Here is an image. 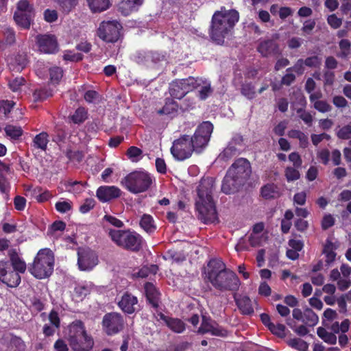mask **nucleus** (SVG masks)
<instances>
[{"mask_svg": "<svg viewBox=\"0 0 351 351\" xmlns=\"http://www.w3.org/2000/svg\"><path fill=\"white\" fill-rule=\"evenodd\" d=\"M49 321L51 326H55L56 328H59L60 326V319L57 311L52 310L48 316Z\"/></svg>", "mask_w": 351, "mask_h": 351, "instance_id": "bf43d9fd", "label": "nucleus"}, {"mask_svg": "<svg viewBox=\"0 0 351 351\" xmlns=\"http://www.w3.org/2000/svg\"><path fill=\"white\" fill-rule=\"evenodd\" d=\"M67 340L73 351H89L94 345L93 338L88 335L84 323L80 320L69 324Z\"/></svg>", "mask_w": 351, "mask_h": 351, "instance_id": "39448f33", "label": "nucleus"}, {"mask_svg": "<svg viewBox=\"0 0 351 351\" xmlns=\"http://www.w3.org/2000/svg\"><path fill=\"white\" fill-rule=\"evenodd\" d=\"M304 62L302 59H299L293 66L288 68L287 72L294 71L298 74L302 75L304 71Z\"/></svg>", "mask_w": 351, "mask_h": 351, "instance_id": "6e6d98bb", "label": "nucleus"}, {"mask_svg": "<svg viewBox=\"0 0 351 351\" xmlns=\"http://www.w3.org/2000/svg\"><path fill=\"white\" fill-rule=\"evenodd\" d=\"M337 136L341 139L351 138V122L340 128L337 132Z\"/></svg>", "mask_w": 351, "mask_h": 351, "instance_id": "3c124183", "label": "nucleus"}, {"mask_svg": "<svg viewBox=\"0 0 351 351\" xmlns=\"http://www.w3.org/2000/svg\"><path fill=\"white\" fill-rule=\"evenodd\" d=\"M126 189L133 193L147 191L152 184L150 175L144 171H134L128 174L123 181Z\"/></svg>", "mask_w": 351, "mask_h": 351, "instance_id": "6e6552de", "label": "nucleus"}, {"mask_svg": "<svg viewBox=\"0 0 351 351\" xmlns=\"http://www.w3.org/2000/svg\"><path fill=\"white\" fill-rule=\"evenodd\" d=\"M241 93L248 99H252L255 96V88L251 84H244L241 87Z\"/></svg>", "mask_w": 351, "mask_h": 351, "instance_id": "603ef678", "label": "nucleus"}, {"mask_svg": "<svg viewBox=\"0 0 351 351\" xmlns=\"http://www.w3.org/2000/svg\"><path fill=\"white\" fill-rule=\"evenodd\" d=\"M312 106L322 113L328 112L332 110V106L326 100L317 101L312 104Z\"/></svg>", "mask_w": 351, "mask_h": 351, "instance_id": "c03bdc74", "label": "nucleus"}, {"mask_svg": "<svg viewBox=\"0 0 351 351\" xmlns=\"http://www.w3.org/2000/svg\"><path fill=\"white\" fill-rule=\"evenodd\" d=\"M304 64L308 67H318L321 64L322 60L317 56L308 57L304 60Z\"/></svg>", "mask_w": 351, "mask_h": 351, "instance_id": "13d9d810", "label": "nucleus"}, {"mask_svg": "<svg viewBox=\"0 0 351 351\" xmlns=\"http://www.w3.org/2000/svg\"><path fill=\"white\" fill-rule=\"evenodd\" d=\"M44 19L47 22H54L58 19V13L54 10L47 9L44 12Z\"/></svg>", "mask_w": 351, "mask_h": 351, "instance_id": "338daca9", "label": "nucleus"}, {"mask_svg": "<svg viewBox=\"0 0 351 351\" xmlns=\"http://www.w3.org/2000/svg\"><path fill=\"white\" fill-rule=\"evenodd\" d=\"M213 131V125L210 121H203L192 136L181 135L173 142L171 147L173 158L182 161L191 157L193 152L201 153L207 147Z\"/></svg>", "mask_w": 351, "mask_h": 351, "instance_id": "f257e3e1", "label": "nucleus"}, {"mask_svg": "<svg viewBox=\"0 0 351 351\" xmlns=\"http://www.w3.org/2000/svg\"><path fill=\"white\" fill-rule=\"evenodd\" d=\"M27 14V17L29 16H34L32 7L29 5L27 0H21L18 3L17 10L15 12L14 19L16 23H21L25 25H28V19L25 21H21V17Z\"/></svg>", "mask_w": 351, "mask_h": 351, "instance_id": "412c9836", "label": "nucleus"}, {"mask_svg": "<svg viewBox=\"0 0 351 351\" xmlns=\"http://www.w3.org/2000/svg\"><path fill=\"white\" fill-rule=\"evenodd\" d=\"M206 276L211 285L221 291H237L240 286V280L237 274L227 269L220 259L209 261Z\"/></svg>", "mask_w": 351, "mask_h": 351, "instance_id": "f03ea898", "label": "nucleus"}, {"mask_svg": "<svg viewBox=\"0 0 351 351\" xmlns=\"http://www.w3.org/2000/svg\"><path fill=\"white\" fill-rule=\"evenodd\" d=\"M145 291L147 300L154 308H157L159 303V293L152 283L145 285Z\"/></svg>", "mask_w": 351, "mask_h": 351, "instance_id": "cd10ccee", "label": "nucleus"}, {"mask_svg": "<svg viewBox=\"0 0 351 351\" xmlns=\"http://www.w3.org/2000/svg\"><path fill=\"white\" fill-rule=\"evenodd\" d=\"M269 329L273 334L281 337L285 334V326L282 324H274L272 323Z\"/></svg>", "mask_w": 351, "mask_h": 351, "instance_id": "680f3d73", "label": "nucleus"}, {"mask_svg": "<svg viewBox=\"0 0 351 351\" xmlns=\"http://www.w3.org/2000/svg\"><path fill=\"white\" fill-rule=\"evenodd\" d=\"M178 105L176 102L172 100H168L166 101L165 106L162 109L158 110V113L160 114H170L177 111Z\"/></svg>", "mask_w": 351, "mask_h": 351, "instance_id": "37998d69", "label": "nucleus"}, {"mask_svg": "<svg viewBox=\"0 0 351 351\" xmlns=\"http://www.w3.org/2000/svg\"><path fill=\"white\" fill-rule=\"evenodd\" d=\"M351 43L350 40L347 39H342L339 42L340 52L338 53V56L341 58H346L350 53Z\"/></svg>", "mask_w": 351, "mask_h": 351, "instance_id": "a19ab883", "label": "nucleus"}, {"mask_svg": "<svg viewBox=\"0 0 351 351\" xmlns=\"http://www.w3.org/2000/svg\"><path fill=\"white\" fill-rule=\"evenodd\" d=\"M49 142V135L47 132H42L36 135L33 138L32 147L41 151H46Z\"/></svg>", "mask_w": 351, "mask_h": 351, "instance_id": "c85d7f7f", "label": "nucleus"}, {"mask_svg": "<svg viewBox=\"0 0 351 351\" xmlns=\"http://www.w3.org/2000/svg\"><path fill=\"white\" fill-rule=\"evenodd\" d=\"M341 278L337 282V287L340 291H345L351 286V267L348 264H342L340 267Z\"/></svg>", "mask_w": 351, "mask_h": 351, "instance_id": "5701e85b", "label": "nucleus"}, {"mask_svg": "<svg viewBox=\"0 0 351 351\" xmlns=\"http://www.w3.org/2000/svg\"><path fill=\"white\" fill-rule=\"evenodd\" d=\"M18 271L10 269L8 261H0V280L10 287H16L21 282V276Z\"/></svg>", "mask_w": 351, "mask_h": 351, "instance_id": "9b49d317", "label": "nucleus"}, {"mask_svg": "<svg viewBox=\"0 0 351 351\" xmlns=\"http://www.w3.org/2000/svg\"><path fill=\"white\" fill-rule=\"evenodd\" d=\"M51 96H52V91L45 88L36 89L33 93V98L35 101H43Z\"/></svg>", "mask_w": 351, "mask_h": 351, "instance_id": "58836bf2", "label": "nucleus"}, {"mask_svg": "<svg viewBox=\"0 0 351 351\" xmlns=\"http://www.w3.org/2000/svg\"><path fill=\"white\" fill-rule=\"evenodd\" d=\"M14 104H15L12 101H0V112H2L5 115L8 114L11 111Z\"/></svg>", "mask_w": 351, "mask_h": 351, "instance_id": "052dcab7", "label": "nucleus"}, {"mask_svg": "<svg viewBox=\"0 0 351 351\" xmlns=\"http://www.w3.org/2000/svg\"><path fill=\"white\" fill-rule=\"evenodd\" d=\"M95 205V201L93 199H86L84 202L80 206V211L82 213H86L92 210Z\"/></svg>", "mask_w": 351, "mask_h": 351, "instance_id": "4d7b16f0", "label": "nucleus"}, {"mask_svg": "<svg viewBox=\"0 0 351 351\" xmlns=\"http://www.w3.org/2000/svg\"><path fill=\"white\" fill-rule=\"evenodd\" d=\"M25 80L23 77H17L9 81V86L12 91L20 90L21 87L25 85Z\"/></svg>", "mask_w": 351, "mask_h": 351, "instance_id": "de8ad7c7", "label": "nucleus"}, {"mask_svg": "<svg viewBox=\"0 0 351 351\" xmlns=\"http://www.w3.org/2000/svg\"><path fill=\"white\" fill-rule=\"evenodd\" d=\"M241 182L232 177V175H230L229 172L223 178L221 190L226 194H230L237 191L238 185Z\"/></svg>", "mask_w": 351, "mask_h": 351, "instance_id": "bb28decb", "label": "nucleus"}, {"mask_svg": "<svg viewBox=\"0 0 351 351\" xmlns=\"http://www.w3.org/2000/svg\"><path fill=\"white\" fill-rule=\"evenodd\" d=\"M169 94L176 99H180L186 94L180 80L173 81L169 86Z\"/></svg>", "mask_w": 351, "mask_h": 351, "instance_id": "c756f323", "label": "nucleus"}, {"mask_svg": "<svg viewBox=\"0 0 351 351\" xmlns=\"http://www.w3.org/2000/svg\"><path fill=\"white\" fill-rule=\"evenodd\" d=\"M288 136L291 138L298 139L302 148H306L308 145V136L300 130H291L289 131Z\"/></svg>", "mask_w": 351, "mask_h": 351, "instance_id": "c9c22d12", "label": "nucleus"}, {"mask_svg": "<svg viewBox=\"0 0 351 351\" xmlns=\"http://www.w3.org/2000/svg\"><path fill=\"white\" fill-rule=\"evenodd\" d=\"M140 226L148 233H152L156 229L154 219L150 215L144 214L142 216L140 221Z\"/></svg>", "mask_w": 351, "mask_h": 351, "instance_id": "2f4dec72", "label": "nucleus"}, {"mask_svg": "<svg viewBox=\"0 0 351 351\" xmlns=\"http://www.w3.org/2000/svg\"><path fill=\"white\" fill-rule=\"evenodd\" d=\"M213 181L211 178L201 180L195 199V210L197 218L204 223L215 222L217 219L215 203L212 197Z\"/></svg>", "mask_w": 351, "mask_h": 351, "instance_id": "7ed1b4c3", "label": "nucleus"}, {"mask_svg": "<svg viewBox=\"0 0 351 351\" xmlns=\"http://www.w3.org/2000/svg\"><path fill=\"white\" fill-rule=\"evenodd\" d=\"M36 42L39 50L45 53H54L58 47L57 40L52 35H38L36 37Z\"/></svg>", "mask_w": 351, "mask_h": 351, "instance_id": "a211bd4d", "label": "nucleus"}, {"mask_svg": "<svg viewBox=\"0 0 351 351\" xmlns=\"http://www.w3.org/2000/svg\"><path fill=\"white\" fill-rule=\"evenodd\" d=\"M158 316L172 331L180 333L185 330V324L180 319L167 317L162 313H158Z\"/></svg>", "mask_w": 351, "mask_h": 351, "instance_id": "b1692460", "label": "nucleus"}, {"mask_svg": "<svg viewBox=\"0 0 351 351\" xmlns=\"http://www.w3.org/2000/svg\"><path fill=\"white\" fill-rule=\"evenodd\" d=\"M8 256L13 269L21 274H24L27 269V265L20 254V249L10 248Z\"/></svg>", "mask_w": 351, "mask_h": 351, "instance_id": "6ab92c4d", "label": "nucleus"}, {"mask_svg": "<svg viewBox=\"0 0 351 351\" xmlns=\"http://www.w3.org/2000/svg\"><path fill=\"white\" fill-rule=\"evenodd\" d=\"M6 136L12 140L19 139L23 134V130L19 126L8 125L4 128Z\"/></svg>", "mask_w": 351, "mask_h": 351, "instance_id": "4c0bfd02", "label": "nucleus"}, {"mask_svg": "<svg viewBox=\"0 0 351 351\" xmlns=\"http://www.w3.org/2000/svg\"><path fill=\"white\" fill-rule=\"evenodd\" d=\"M287 344L298 351H308V343L300 338H291L286 341Z\"/></svg>", "mask_w": 351, "mask_h": 351, "instance_id": "72a5a7b5", "label": "nucleus"}, {"mask_svg": "<svg viewBox=\"0 0 351 351\" xmlns=\"http://www.w3.org/2000/svg\"><path fill=\"white\" fill-rule=\"evenodd\" d=\"M287 324L292 329V330L298 336L304 337L306 336L309 332V330L307 328L308 326L305 325L304 324L297 326L296 324H293L292 323L287 322Z\"/></svg>", "mask_w": 351, "mask_h": 351, "instance_id": "49530a36", "label": "nucleus"}, {"mask_svg": "<svg viewBox=\"0 0 351 351\" xmlns=\"http://www.w3.org/2000/svg\"><path fill=\"white\" fill-rule=\"evenodd\" d=\"M295 167H287L285 170V176L288 182L297 180L300 177V173Z\"/></svg>", "mask_w": 351, "mask_h": 351, "instance_id": "ea45409f", "label": "nucleus"}, {"mask_svg": "<svg viewBox=\"0 0 351 351\" xmlns=\"http://www.w3.org/2000/svg\"><path fill=\"white\" fill-rule=\"evenodd\" d=\"M328 23L333 29L339 28L342 24V20L338 18L335 14L328 16L327 19Z\"/></svg>", "mask_w": 351, "mask_h": 351, "instance_id": "0e129e2a", "label": "nucleus"}, {"mask_svg": "<svg viewBox=\"0 0 351 351\" xmlns=\"http://www.w3.org/2000/svg\"><path fill=\"white\" fill-rule=\"evenodd\" d=\"M121 28V25L116 21H104L100 24L97 34L105 42L115 43L120 38Z\"/></svg>", "mask_w": 351, "mask_h": 351, "instance_id": "1a4fd4ad", "label": "nucleus"}, {"mask_svg": "<svg viewBox=\"0 0 351 351\" xmlns=\"http://www.w3.org/2000/svg\"><path fill=\"white\" fill-rule=\"evenodd\" d=\"M144 0H121L118 5V10L124 16L137 11Z\"/></svg>", "mask_w": 351, "mask_h": 351, "instance_id": "4be33fe9", "label": "nucleus"}, {"mask_svg": "<svg viewBox=\"0 0 351 351\" xmlns=\"http://www.w3.org/2000/svg\"><path fill=\"white\" fill-rule=\"evenodd\" d=\"M65 12H69L77 4V0H56Z\"/></svg>", "mask_w": 351, "mask_h": 351, "instance_id": "5fc2aeb1", "label": "nucleus"}, {"mask_svg": "<svg viewBox=\"0 0 351 351\" xmlns=\"http://www.w3.org/2000/svg\"><path fill=\"white\" fill-rule=\"evenodd\" d=\"M197 332L200 334L210 333L219 337H226L228 334L227 330L219 326L217 323L205 317H203Z\"/></svg>", "mask_w": 351, "mask_h": 351, "instance_id": "dca6fc26", "label": "nucleus"}, {"mask_svg": "<svg viewBox=\"0 0 351 351\" xmlns=\"http://www.w3.org/2000/svg\"><path fill=\"white\" fill-rule=\"evenodd\" d=\"M119 307L125 313L132 314L136 310L138 299L130 293H124L118 302Z\"/></svg>", "mask_w": 351, "mask_h": 351, "instance_id": "aec40b11", "label": "nucleus"}, {"mask_svg": "<svg viewBox=\"0 0 351 351\" xmlns=\"http://www.w3.org/2000/svg\"><path fill=\"white\" fill-rule=\"evenodd\" d=\"M306 193L301 191L296 193L293 198V205L304 206L306 202Z\"/></svg>", "mask_w": 351, "mask_h": 351, "instance_id": "864d4df0", "label": "nucleus"}, {"mask_svg": "<svg viewBox=\"0 0 351 351\" xmlns=\"http://www.w3.org/2000/svg\"><path fill=\"white\" fill-rule=\"evenodd\" d=\"M88 118V112L83 108L80 107L69 117V119L75 124H80L84 122Z\"/></svg>", "mask_w": 351, "mask_h": 351, "instance_id": "e433bc0d", "label": "nucleus"}, {"mask_svg": "<svg viewBox=\"0 0 351 351\" xmlns=\"http://www.w3.org/2000/svg\"><path fill=\"white\" fill-rule=\"evenodd\" d=\"M56 351H69V346L66 342L62 339H58L53 345Z\"/></svg>", "mask_w": 351, "mask_h": 351, "instance_id": "774afa93", "label": "nucleus"}, {"mask_svg": "<svg viewBox=\"0 0 351 351\" xmlns=\"http://www.w3.org/2000/svg\"><path fill=\"white\" fill-rule=\"evenodd\" d=\"M125 325L123 317L119 313H108L102 319L104 331L108 335H113L121 331Z\"/></svg>", "mask_w": 351, "mask_h": 351, "instance_id": "9d476101", "label": "nucleus"}, {"mask_svg": "<svg viewBox=\"0 0 351 351\" xmlns=\"http://www.w3.org/2000/svg\"><path fill=\"white\" fill-rule=\"evenodd\" d=\"M55 207L59 213H65L72 209L73 204L70 200L58 202L56 203Z\"/></svg>", "mask_w": 351, "mask_h": 351, "instance_id": "8fccbe9b", "label": "nucleus"}, {"mask_svg": "<svg viewBox=\"0 0 351 351\" xmlns=\"http://www.w3.org/2000/svg\"><path fill=\"white\" fill-rule=\"evenodd\" d=\"M199 87H201V89L199 90V97L202 100H204L212 93L210 84L202 80V85Z\"/></svg>", "mask_w": 351, "mask_h": 351, "instance_id": "09e8293b", "label": "nucleus"}, {"mask_svg": "<svg viewBox=\"0 0 351 351\" xmlns=\"http://www.w3.org/2000/svg\"><path fill=\"white\" fill-rule=\"evenodd\" d=\"M108 235L118 246L124 249L138 251L141 246V237L129 230L110 229Z\"/></svg>", "mask_w": 351, "mask_h": 351, "instance_id": "0eeeda50", "label": "nucleus"}, {"mask_svg": "<svg viewBox=\"0 0 351 351\" xmlns=\"http://www.w3.org/2000/svg\"><path fill=\"white\" fill-rule=\"evenodd\" d=\"M77 254V265L82 271L91 270L98 263L97 256L89 249L80 250Z\"/></svg>", "mask_w": 351, "mask_h": 351, "instance_id": "ddd939ff", "label": "nucleus"}, {"mask_svg": "<svg viewBox=\"0 0 351 351\" xmlns=\"http://www.w3.org/2000/svg\"><path fill=\"white\" fill-rule=\"evenodd\" d=\"M317 334L324 342L335 345L337 343V337L332 333L327 331L323 327H319L317 328Z\"/></svg>", "mask_w": 351, "mask_h": 351, "instance_id": "f704fd0d", "label": "nucleus"}, {"mask_svg": "<svg viewBox=\"0 0 351 351\" xmlns=\"http://www.w3.org/2000/svg\"><path fill=\"white\" fill-rule=\"evenodd\" d=\"M261 194L265 199H276L281 195L279 187L273 183L267 184L261 187Z\"/></svg>", "mask_w": 351, "mask_h": 351, "instance_id": "a878e982", "label": "nucleus"}, {"mask_svg": "<svg viewBox=\"0 0 351 351\" xmlns=\"http://www.w3.org/2000/svg\"><path fill=\"white\" fill-rule=\"evenodd\" d=\"M14 206L17 210H23L26 206V199L22 196L17 195L14 198Z\"/></svg>", "mask_w": 351, "mask_h": 351, "instance_id": "e2e57ef3", "label": "nucleus"}, {"mask_svg": "<svg viewBox=\"0 0 351 351\" xmlns=\"http://www.w3.org/2000/svg\"><path fill=\"white\" fill-rule=\"evenodd\" d=\"M236 304L243 315H251L254 313V308L251 300L247 296H240L237 298L236 294L234 295Z\"/></svg>", "mask_w": 351, "mask_h": 351, "instance_id": "393cba45", "label": "nucleus"}, {"mask_svg": "<svg viewBox=\"0 0 351 351\" xmlns=\"http://www.w3.org/2000/svg\"><path fill=\"white\" fill-rule=\"evenodd\" d=\"M183 86L186 93L198 88L202 85V80L190 77L187 79L180 80Z\"/></svg>", "mask_w": 351, "mask_h": 351, "instance_id": "7c9ffc66", "label": "nucleus"}, {"mask_svg": "<svg viewBox=\"0 0 351 351\" xmlns=\"http://www.w3.org/2000/svg\"><path fill=\"white\" fill-rule=\"evenodd\" d=\"M142 154V150L135 146L130 147L127 151V156L132 162H134L140 160Z\"/></svg>", "mask_w": 351, "mask_h": 351, "instance_id": "79ce46f5", "label": "nucleus"}, {"mask_svg": "<svg viewBox=\"0 0 351 351\" xmlns=\"http://www.w3.org/2000/svg\"><path fill=\"white\" fill-rule=\"evenodd\" d=\"M88 5L94 12H101L110 6L109 0H87Z\"/></svg>", "mask_w": 351, "mask_h": 351, "instance_id": "473e14b6", "label": "nucleus"}, {"mask_svg": "<svg viewBox=\"0 0 351 351\" xmlns=\"http://www.w3.org/2000/svg\"><path fill=\"white\" fill-rule=\"evenodd\" d=\"M54 261V254L50 249H41L35 256L29 270L36 278H47L53 273Z\"/></svg>", "mask_w": 351, "mask_h": 351, "instance_id": "423d86ee", "label": "nucleus"}, {"mask_svg": "<svg viewBox=\"0 0 351 351\" xmlns=\"http://www.w3.org/2000/svg\"><path fill=\"white\" fill-rule=\"evenodd\" d=\"M278 38V36H276ZM277 39H265L261 40L257 46V51L263 57L276 56L282 54V50L276 40Z\"/></svg>", "mask_w": 351, "mask_h": 351, "instance_id": "4468645a", "label": "nucleus"}, {"mask_svg": "<svg viewBox=\"0 0 351 351\" xmlns=\"http://www.w3.org/2000/svg\"><path fill=\"white\" fill-rule=\"evenodd\" d=\"M292 316L294 319L301 322L309 327L315 326L319 321L317 315L310 308H305L304 311L295 308L292 311Z\"/></svg>", "mask_w": 351, "mask_h": 351, "instance_id": "2eb2a0df", "label": "nucleus"}, {"mask_svg": "<svg viewBox=\"0 0 351 351\" xmlns=\"http://www.w3.org/2000/svg\"><path fill=\"white\" fill-rule=\"evenodd\" d=\"M289 160L293 163V167L295 168H300L302 166V160L297 152H292L289 155Z\"/></svg>", "mask_w": 351, "mask_h": 351, "instance_id": "69168bd1", "label": "nucleus"}, {"mask_svg": "<svg viewBox=\"0 0 351 351\" xmlns=\"http://www.w3.org/2000/svg\"><path fill=\"white\" fill-rule=\"evenodd\" d=\"M49 74L51 82L58 84L63 76V71L58 66H54L49 69Z\"/></svg>", "mask_w": 351, "mask_h": 351, "instance_id": "a18cd8bd", "label": "nucleus"}, {"mask_svg": "<svg viewBox=\"0 0 351 351\" xmlns=\"http://www.w3.org/2000/svg\"><path fill=\"white\" fill-rule=\"evenodd\" d=\"M239 20V14L235 10H226L224 7L213 15L209 34L217 44L222 45L224 39L232 31Z\"/></svg>", "mask_w": 351, "mask_h": 351, "instance_id": "20e7f679", "label": "nucleus"}, {"mask_svg": "<svg viewBox=\"0 0 351 351\" xmlns=\"http://www.w3.org/2000/svg\"><path fill=\"white\" fill-rule=\"evenodd\" d=\"M121 195V189L115 186H101L96 191V196L101 202H110Z\"/></svg>", "mask_w": 351, "mask_h": 351, "instance_id": "f3484780", "label": "nucleus"}, {"mask_svg": "<svg viewBox=\"0 0 351 351\" xmlns=\"http://www.w3.org/2000/svg\"><path fill=\"white\" fill-rule=\"evenodd\" d=\"M228 171L230 175H232V177L241 182L250 177V163L245 158H239L231 165Z\"/></svg>", "mask_w": 351, "mask_h": 351, "instance_id": "f8f14e48", "label": "nucleus"}]
</instances>
